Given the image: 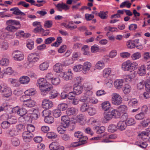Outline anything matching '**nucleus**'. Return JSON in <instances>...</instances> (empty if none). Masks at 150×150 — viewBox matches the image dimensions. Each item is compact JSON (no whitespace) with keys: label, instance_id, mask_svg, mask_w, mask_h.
I'll list each match as a JSON object with an SVG mask.
<instances>
[{"label":"nucleus","instance_id":"nucleus-8","mask_svg":"<svg viewBox=\"0 0 150 150\" xmlns=\"http://www.w3.org/2000/svg\"><path fill=\"white\" fill-rule=\"evenodd\" d=\"M62 73L63 74L62 78L65 80H70L73 78V74L71 70H69L67 72H62Z\"/></svg>","mask_w":150,"mask_h":150},{"label":"nucleus","instance_id":"nucleus-38","mask_svg":"<svg viewBox=\"0 0 150 150\" xmlns=\"http://www.w3.org/2000/svg\"><path fill=\"white\" fill-rule=\"evenodd\" d=\"M50 94L49 98L50 99H53L56 98L58 95L57 91L55 90H53L51 91Z\"/></svg>","mask_w":150,"mask_h":150},{"label":"nucleus","instance_id":"nucleus-50","mask_svg":"<svg viewBox=\"0 0 150 150\" xmlns=\"http://www.w3.org/2000/svg\"><path fill=\"white\" fill-rule=\"evenodd\" d=\"M53 114V116L55 117H59L61 115V111L58 109L54 110Z\"/></svg>","mask_w":150,"mask_h":150},{"label":"nucleus","instance_id":"nucleus-1","mask_svg":"<svg viewBox=\"0 0 150 150\" xmlns=\"http://www.w3.org/2000/svg\"><path fill=\"white\" fill-rule=\"evenodd\" d=\"M37 86L39 88L41 92L47 93L52 89L51 85L44 78H40L37 81Z\"/></svg>","mask_w":150,"mask_h":150},{"label":"nucleus","instance_id":"nucleus-33","mask_svg":"<svg viewBox=\"0 0 150 150\" xmlns=\"http://www.w3.org/2000/svg\"><path fill=\"white\" fill-rule=\"evenodd\" d=\"M118 110L121 112L126 114L128 108L125 105H122L119 107Z\"/></svg>","mask_w":150,"mask_h":150},{"label":"nucleus","instance_id":"nucleus-61","mask_svg":"<svg viewBox=\"0 0 150 150\" xmlns=\"http://www.w3.org/2000/svg\"><path fill=\"white\" fill-rule=\"evenodd\" d=\"M10 124L8 121H4L1 124V127L3 129H6L8 128L10 126Z\"/></svg>","mask_w":150,"mask_h":150},{"label":"nucleus","instance_id":"nucleus-39","mask_svg":"<svg viewBox=\"0 0 150 150\" xmlns=\"http://www.w3.org/2000/svg\"><path fill=\"white\" fill-rule=\"evenodd\" d=\"M130 61L127 60L123 62L122 65V68L125 71H128L129 68Z\"/></svg>","mask_w":150,"mask_h":150},{"label":"nucleus","instance_id":"nucleus-60","mask_svg":"<svg viewBox=\"0 0 150 150\" xmlns=\"http://www.w3.org/2000/svg\"><path fill=\"white\" fill-rule=\"evenodd\" d=\"M88 106L86 103H84L81 106L80 110L82 112H84L88 109Z\"/></svg>","mask_w":150,"mask_h":150},{"label":"nucleus","instance_id":"nucleus-3","mask_svg":"<svg viewBox=\"0 0 150 150\" xmlns=\"http://www.w3.org/2000/svg\"><path fill=\"white\" fill-rule=\"evenodd\" d=\"M112 103L115 105L120 104L122 102V98L121 96L117 93H114L112 95Z\"/></svg>","mask_w":150,"mask_h":150},{"label":"nucleus","instance_id":"nucleus-49","mask_svg":"<svg viewBox=\"0 0 150 150\" xmlns=\"http://www.w3.org/2000/svg\"><path fill=\"white\" fill-rule=\"evenodd\" d=\"M117 127L114 125H110L108 127V130L109 132H114L117 129Z\"/></svg>","mask_w":150,"mask_h":150},{"label":"nucleus","instance_id":"nucleus-24","mask_svg":"<svg viewBox=\"0 0 150 150\" xmlns=\"http://www.w3.org/2000/svg\"><path fill=\"white\" fill-rule=\"evenodd\" d=\"M131 90V86L128 84L125 85L123 88V91L125 94H127L129 93Z\"/></svg>","mask_w":150,"mask_h":150},{"label":"nucleus","instance_id":"nucleus-2","mask_svg":"<svg viewBox=\"0 0 150 150\" xmlns=\"http://www.w3.org/2000/svg\"><path fill=\"white\" fill-rule=\"evenodd\" d=\"M139 43V39L129 40L127 42V47L130 49L134 48L136 47L138 49L142 50L143 48V46L141 44L138 45Z\"/></svg>","mask_w":150,"mask_h":150},{"label":"nucleus","instance_id":"nucleus-62","mask_svg":"<svg viewBox=\"0 0 150 150\" xmlns=\"http://www.w3.org/2000/svg\"><path fill=\"white\" fill-rule=\"evenodd\" d=\"M145 83H145L144 81H142L139 82L137 85V88L139 89H143L144 87V86H145Z\"/></svg>","mask_w":150,"mask_h":150},{"label":"nucleus","instance_id":"nucleus-25","mask_svg":"<svg viewBox=\"0 0 150 150\" xmlns=\"http://www.w3.org/2000/svg\"><path fill=\"white\" fill-rule=\"evenodd\" d=\"M125 122L127 125L128 126L133 125L136 123V121L132 118H127Z\"/></svg>","mask_w":150,"mask_h":150},{"label":"nucleus","instance_id":"nucleus-19","mask_svg":"<svg viewBox=\"0 0 150 150\" xmlns=\"http://www.w3.org/2000/svg\"><path fill=\"white\" fill-rule=\"evenodd\" d=\"M117 126L118 129L121 131H122L126 129L127 127V125L125 121H120L118 123Z\"/></svg>","mask_w":150,"mask_h":150},{"label":"nucleus","instance_id":"nucleus-47","mask_svg":"<svg viewBox=\"0 0 150 150\" xmlns=\"http://www.w3.org/2000/svg\"><path fill=\"white\" fill-rule=\"evenodd\" d=\"M115 138V136L114 134H112L107 137L106 139H104L102 142L106 143L112 142V141L108 139H114Z\"/></svg>","mask_w":150,"mask_h":150},{"label":"nucleus","instance_id":"nucleus-7","mask_svg":"<svg viewBox=\"0 0 150 150\" xmlns=\"http://www.w3.org/2000/svg\"><path fill=\"white\" fill-rule=\"evenodd\" d=\"M77 113L78 110L73 107L68 108L66 111V113L67 116H74Z\"/></svg>","mask_w":150,"mask_h":150},{"label":"nucleus","instance_id":"nucleus-10","mask_svg":"<svg viewBox=\"0 0 150 150\" xmlns=\"http://www.w3.org/2000/svg\"><path fill=\"white\" fill-rule=\"evenodd\" d=\"M70 122L69 118L67 115H64L62 117L61 123L65 127H67Z\"/></svg>","mask_w":150,"mask_h":150},{"label":"nucleus","instance_id":"nucleus-6","mask_svg":"<svg viewBox=\"0 0 150 150\" xmlns=\"http://www.w3.org/2000/svg\"><path fill=\"white\" fill-rule=\"evenodd\" d=\"M40 58V56L38 53L34 52L29 55L28 59L30 62L35 63L39 60Z\"/></svg>","mask_w":150,"mask_h":150},{"label":"nucleus","instance_id":"nucleus-32","mask_svg":"<svg viewBox=\"0 0 150 150\" xmlns=\"http://www.w3.org/2000/svg\"><path fill=\"white\" fill-rule=\"evenodd\" d=\"M59 145L58 143L54 142L52 143L49 145V148L51 150H56Z\"/></svg>","mask_w":150,"mask_h":150},{"label":"nucleus","instance_id":"nucleus-45","mask_svg":"<svg viewBox=\"0 0 150 150\" xmlns=\"http://www.w3.org/2000/svg\"><path fill=\"white\" fill-rule=\"evenodd\" d=\"M141 53L137 52L133 54L131 56V57L132 60H135L139 59L141 57Z\"/></svg>","mask_w":150,"mask_h":150},{"label":"nucleus","instance_id":"nucleus-18","mask_svg":"<svg viewBox=\"0 0 150 150\" xmlns=\"http://www.w3.org/2000/svg\"><path fill=\"white\" fill-rule=\"evenodd\" d=\"M30 79L27 76H23L19 78V82L22 84H27L30 81Z\"/></svg>","mask_w":150,"mask_h":150},{"label":"nucleus","instance_id":"nucleus-12","mask_svg":"<svg viewBox=\"0 0 150 150\" xmlns=\"http://www.w3.org/2000/svg\"><path fill=\"white\" fill-rule=\"evenodd\" d=\"M42 106L44 108L47 109L53 106V103L52 102L48 100H45L42 102Z\"/></svg>","mask_w":150,"mask_h":150},{"label":"nucleus","instance_id":"nucleus-17","mask_svg":"<svg viewBox=\"0 0 150 150\" xmlns=\"http://www.w3.org/2000/svg\"><path fill=\"white\" fill-rule=\"evenodd\" d=\"M53 70L57 73L61 72L62 70V65L60 63L56 64L53 67Z\"/></svg>","mask_w":150,"mask_h":150},{"label":"nucleus","instance_id":"nucleus-28","mask_svg":"<svg viewBox=\"0 0 150 150\" xmlns=\"http://www.w3.org/2000/svg\"><path fill=\"white\" fill-rule=\"evenodd\" d=\"M135 74V72H134L132 73L131 75H125L124 76V79L127 82H128L130 81L134 77V76H133L132 75V74Z\"/></svg>","mask_w":150,"mask_h":150},{"label":"nucleus","instance_id":"nucleus-29","mask_svg":"<svg viewBox=\"0 0 150 150\" xmlns=\"http://www.w3.org/2000/svg\"><path fill=\"white\" fill-rule=\"evenodd\" d=\"M49 67V64L48 63L44 62L41 64L39 66V68L41 71H45L47 70Z\"/></svg>","mask_w":150,"mask_h":150},{"label":"nucleus","instance_id":"nucleus-37","mask_svg":"<svg viewBox=\"0 0 150 150\" xmlns=\"http://www.w3.org/2000/svg\"><path fill=\"white\" fill-rule=\"evenodd\" d=\"M145 115L144 113L141 112L135 115V118L137 120H142L145 117Z\"/></svg>","mask_w":150,"mask_h":150},{"label":"nucleus","instance_id":"nucleus-46","mask_svg":"<svg viewBox=\"0 0 150 150\" xmlns=\"http://www.w3.org/2000/svg\"><path fill=\"white\" fill-rule=\"evenodd\" d=\"M9 64V60L7 58H3L0 61V64L3 66H6Z\"/></svg>","mask_w":150,"mask_h":150},{"label":"nucleus","instance_id":"nucleus-22","mask_svg":"<svg viewBox=\"0 0 150 150\" xmlns=\"http://www.w3.org/2000/svg\"><path fill=\"white\" fill-rule=\"evenodd\" d=\"M102 109L105 111L109 110L110 107V103L108 101H105L103 103L101 104Z\"/></svg>","mask_w":150,"mask_h":150},{"label":"nucleus","instance_id":"nucleus-59","mask_svg":"<svg viewBox=\"0 0 150 150\" xmlns=\"http://www.w3.org/2000/svg\"><path fill=\"white\" fill-rule=\"evenodd\" d=\"M89 96L84 95L83 96L81 97L79 99V101L82 102H86L88 103V101Z\"/></svg>","mask_w":150,"mask_h":150},{"label":"nucleus","instance_id":"nucleus-9","mask_svg":"<svg viewBox=\"0 0 150 150\" xmlns=\"http://www.w3.org/2000/svg\"><path fill=\"white\" fill-rule=\"evenodd\" d=\"M0 91L2 93V95L4 96L7 98L11 96V89L9 87L4 88L0 90Z\"/></svg>","mask_w":150,"mask_h":150},{"label":"nucleus","instance_id":"nucleus-54","mask_svg":"<svg viewBox=\"0 0 150 150\" xmlns=\"http://www.w3.org/2000/svg\"><path fill=\"white\" fill-rule=\"evenodd\" d=\"M47 137L49 139H55L57 137L56 134L53 132H49L47 133Z\"/></svg>","mask_w":150,"mask_h":150},{"label":"nucleus","instance_id":"nucleus-13","mask_svg":"<svg viewBox=\"0 0 150 150\" xmlns=\"http://www.w3.org/2000/svg\"><path fill=\"white\" fill-rule=\"evenodd\" d=\"M91 67V64L88 62H86L84 63L83 65L82 66V69L83 70V72L86 73L89 71Z\"/></svg>","mask_w":150,"mask_h":150},{"label":"nucleus","instance_id":"nucleus-36","mask_svg":"<svg viewBox=\"0 0 150 150\" xmlns=\"http://www.w3.org/2000/svg\"><path fill=\"white\" fill-rule=\"evenodd\" d=\"M34 42L31 40H28L27 41V47L29 50H31L34 48Z\"/></svg>","mask_w":150,"mask_h":150},{"label":"nucleus","instance_id":"nucleus-56","mask_svg":"<svg viewBox=\"0 0 150 150\" xmlns=\"http://www.w3.org/2000/svg\"><path fill=\"white\" fill-rule=\"evenodd\" d=\"M150 123V120L149 118L146 119L142 121L141 122L142 125L144 127H146Z\"/></svg>","mask_w":150,"mask_h":150},{"label":"nucleus","instance_id":"nucleus-43","mask_svg":"<svg viewBox=\"0 0 150 150\" xmlns=\"http://www.w3.org/2000/svg\"><path fill=\"white\" fill-rule=\"evenodd\" d=\"M132 4L129 3L128 1H126L122 3L120 5V7L121 8H123L126 6L127 8H130Z\"/></svg>","mask_w":150,"mask_h":150},{"label":"nucleus","instance_id":"nucleus-15","mask_svg":"<svg viewBox=\"0 0 150 150\" xmlns=\"http://www.w3.org/2000/svg\"><path fill=\"white\" fill-rule=\"evenodd\" d=\"M137 74L141 76H143L146 74V68L145 66L142 65L139 67L138 69Z\"/></svg>","mask_w":150,"mask_h":150},{"label":"nucleus","instance_id":"nucleus-63","mask_svg":"<svg viewBox=\"0 0 150 150\" xmlns=\"http://www.w3.org/2000/svg\"><path fill=\"white\" fill-rule=\"evenodd\" d=\"M129 104L132 106H135L138 105V101L135 99L131 100L129 103Z\"/></svg>","mask_w":150,"mask_h":150},{"label":"nucleus","instance_id":"nucleus-48","mask_svg":"<svg viewBox=\"0 0 150 150\" xmlns=\"http://www.w3.org/2000/svg\"><path fill=\"white\" fill-rule=\"evenodd\" d=\"M13 58L15 60L18 61L19 59V51L18 50L13 51L12 53Z\"/></svg>","mask_w":150,"mask_h":150},{"label":"nucleus","instance_id":"nucleus-58","mask_svg":"<svg viewBox=\"0 0 150 150\" xmlns=\"http://www.w3.org/2000/svg\"><path fill=\"white\" fill-rule=\"evenodd\" d=\"M88 112L89 115H95L96 113V109L92 107L89 108L88 110Z\"/></svg>","mask_w":150,"mask_h":150},{"label":"nucleus","instance_id":"nucleus-31","mask_svg":"<svg viewBox=\"0 0 150 150\" xmlns=\"http://www.w3.org/2000/svg\"><path fill=\"white\" fill-rule=\"evenodd\" d=\"M95 129L96 130V133L98 134H101L103 133L105 130L104 127L96 126L95 127Z\"/></svg>","mask_w":150,"mask_h":150},{"label":"nucleus","instance_id":"nucleus-51","mask_svg":"<svg viewBox=\"0 0 150 150\" xmlns=\"http://www.w3.org/2000/svg\"><path fill=\"white\" fill-rule=\"evenodd\" d=\"M51 114V111L47 109L46 110H44L42 113V115L45 117V118L50 116Z\"/></svg>","mask_w":150,"mask_h":150},{"label":"nucleus","instance_id":"nucleus-20","mask_svg":"<svg viewBox=\"0 0 150 150\" xmlns=\"http://www.w3.org/2000/svg\"><path fill=\"white\" fill-rule=\"evenodd\" d=\"M123 81L122 79H117L116 80L114 83L115 87L118 89L121 88L123 85Z\"/></svg>","mask_w":150,"mask_h":150},{"label":"nucleus","instance_id":"nucleus-26","mask_svg":"<svg viewBox=\"0 0 150 150\" xmlns=\"http://www.w3.org/2000/svg\"><path fill=\"white\" fill-rule=\"evenodd\" d=\"M36 91L34 88L30 89L24 92V94L28 95L29 97L30 96H33L36 94Z\"/></svg>","mask_w":150,"mask_h":150},{"label":"nucleus","instance_id":"nucleus-11","mask_svg":"<svg viewBox=\"0 0 150 150\" xmlns=\"http://www.w3.org/2000/svg\"><path fill=\"white\" fill-rule=\"evenodd\" d=\"M73 89L74 93L77 95L81 94L83 91V87L77 85L76 84L74 85Z\"/></svg>","mask_w":150,"mask_h":150},{"label":"nucleus","instance_id":"nucleus-53","mask_svg":"<svg viewBox=\"0 0 150 150\" xmlns=\"http://www.w3.org/2000/svg\"><path fill=\"white\" fill-rule=\"evenodd\" d=\"M27 129L28 132L31 133L34 131L35 127L33 125L28 124L27 127Z\"/></svg>","mask_w":150,"mask_h":150},{"label":"nucleus","instance_id":"nucleus-30","mask_svg":"<svg viewBox=\"0 0 150 150\" xmlns=\"http://www.w3.org/2000/svg\"><path fill=\"white\" fill-rule=\"evenodd\" d=\"M64 126L62 125L60 126H59L57 128V130L60 134H64L66 131V128L67 127H65Z\"/></svg>","mask_w":150,"mask_h":150},{"label":"nucleus","instance_id":"nucleus-4","mask_svg":"<svg viewBox=\"0 0 150 150\" xmlns=\"http://www.w3.org/2000/svg\"><path fill=\"white\" fill-rule=\"evenodd\" d=\"M25 108L23 104L19 108V115L20 116L19 117V121L21 122H24L26 120L25 116L27 111Z\"/></svg>","mask_w":150,"mask_h":150},{"label":"nucleus","instance_id":"nucleus-42","mask_svg":"<svg viewBox=\"0 0 150 150\" xmlns=\"http://www.w3.org/2000/svg\"><path fill=\"white\" fill-rule=\"evenodd\" d=\"M44 121L45 122L51 124L53 123L54 121V118L52 116H50L48 117L45 118L44 119Z\"/></svg>","mask_w":150,"mask_h":150},{"label":"nucleus","instance_id":"nucleus-27","mask_svg":"<svg viewBox=\"0 0 150 150\" xmlns=\"http://www.w3.org/2000/svg\"><path fill=\"white\" fill-rule=\"evenodd\" d=\"M84 115L82 114H80L77 115L76 120L77 122H78L81 125H83L84 122Z\"/></svg>","mask_w":150,"mask_h":150},{"label":"nucleus","instance_id":"nucleus-35","mask_svg":"<svg viewBox=\"0 0 150 150\" xmlns=\"http://www.w3.org/2000/svg\"><path fill=\"white\" fill-rule=\"evenodd\" d=\"M108 14L107 11H101L98 13V15L102 19H105L108 18Z\"/></svg>","mask_w":150,"mask_h":150},{"label":"nucleus","instance_id":"nucleus-57","mask_svg":"<svg viewBox=\"0 0 150 150\" xmlns=\"http://www.w3.org/2000/svg\"><path fill=\"white\" fill-rule=\"evenodd\" d=\"M98 102V100L95 97H89L88 101V103L92 104H96Z\"/></svg>","mask_w":150,"mask_h":150},{"label":"nucleus","instance_id":"nucleus-16","mask_svg":"<svg viewBox=\"0 0 150 150\" xmlns=\"http://www.w3.org/2000/svg\"><path fill=\"white\" fill-rule=\"evenodd\" d=\"M55 6L57 8L58 10L60 11H62V9L67 10L69 9V8L68 5L63 3L58 4L56 5Z\"/></svg>","mask_w":150,"mask_h":150},{"label":"nucleus","instance_id":"nucleus-14","mask_svg":"<svg viewBox=\"0 0 150 150\" xmlns=\"http://www.w3.org/2000/svg\"><path fill=\"white\" fill-rule=\"evenodd\" d=\"M35 102L33 100L28 99L26 101H25L24 103H23L25 107L32 108L35 105Z\"/></svg>","mask_w":150,"mask_h":150},{"label":"nucleus","instance_id":"nucleus-5","mask_svg":"<svg viewBox=\"0 0 150 150\" xmlns=\"http://www.w3.org/2000/svg\"><path fill=\"white\" fill-rule=\"evenodd\" d=\"M22 137L25 142H28L32 140L33 137V135L31 133L25 131L22 133Z\"/></svg>","mask_w":150,"mask_h":150},{"label":"nucleus","instance_id":"nucleus-64","mask_svg":"<svg viewBox=\"0 0 150 150\" xmlns=\"http://www.w3.org/2000/svg\"><path fill=\"white\" fill-rule=\"evenodd\" d=\"M61 138L64 141H69L70 139V137L69 134H64L62 135Z\"/></svg>","mask_w":150,"mask_h":150},{"label":"nucleus","instance_id":"nucleus-44","mask_svg":"<svg viewBox=\"0 0 150 150\" xmlns=\"http://www.w3.org/2000/svg\"><path fill=\"white\" fill-rule=\"evenodd\" d=\"M110 112L111 114H112V115L113 117L119 118L121 115L120 112L115 110H112Z\"/></svg>","mask_w":150,"mask_h":150},{"label":"nucleus","instance_id":"nucleus-23","mask_svg":"<svg viewBox=\"0 0 150 150\" xmlns=\"http://www.w3.org/2000/svg\"><path fill=\"white\" fill-rule=\"evenodd\" d=\"M148 132L145 131H143L141 133L139 134L140 138H141L143 140H145V141H147L148 139Z\"/></svg>","mask_w":150,"mask_h":150},{"label":"nucleus","instance_id":"nucleus-52","mask_svg":"<svg viewBox=\"0 0 150 150\" xmlns=\"http://www.w3.org/2000/svg\"><path fill=\"white\" fill-rule=\"evenodd\" d=\"M112 114L110 112L105 113L104 114V118L107 121L110 120L113 117Z\"/></svg>","mask_w":150,"mask_h":150},{"label":"nucleus","instance_id":"nucleus-34","mask_svg":"<svg viewBox=\"0 0 150 150\" xmlns=\"http://www.w3.org/2000/svg\"><path fill=\"white\" fill-rule=\"evenodd\" d=\"M104 66V63L103 61H99L95 65V67L97 69H103Z\"/></svg>","mask_w":150,"mask_h":150},{"label":"nucleus","instance_id":"nucleus-55","mask_svg":"<svg viewBox=\"0 0 150 150\" xmlns=\"http://www.w3.org/2000/svg\"><path fill=\"white\" fill-rule=\"evenodd\" d=\"M51 82L53 84L57 85L60 83V80L58 77L53 78L52 79Z\"/></svg>","mask_w":150,"mask_h":150},{"label":"nucleus","instance_id":"nucleus-41","mask_svg":"<svg viewBox=\"0 0 150 150\" xmlns=\"http://www.w3.org/2000/svg\"><path fill=\"white\" fill-rule=\"evenodd\" d=\"M68 107L67 105L65 103H61L58 106V109L60 111H64L66 110Z\"/></svg>","mask_w":150,"mask_h":150},{"label":"nucleus","instance_id":"nucleus-40","mask_svg":"<svg viewBox=\"0 0 150 150\" xmlns=\"http://www.w3.org/2000/svg\"><path fill=\"white\" fill-rule=\"evenodd\" d=\"M111 69L110 68L105 69L103 72V76L104 77L107 78L108 77L111 72Z\"/></svg>","mask_w":150,"mask_h":150},{"label":"nucleus","instance_id":"nucleus-21","mask_svg":"<svg viewBox=\"0 0 150 150\" xmlns=\"http://www.w3.org/2000/svg\"><path fill=\"white\" fill-rule=\"evenodd\" d=\"M6 24L8 25L6 27V29L8 31L10 32H13L18 29V27H16L12 25L10 23H8L7 21L6 22Z\"/></svg>","mask_w":150,"mask_h":150}]
</instances>
